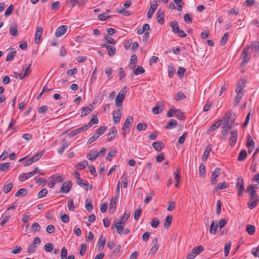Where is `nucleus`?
Segmentation results:
<instances>
[{
    "label": "nucleus",
    "instance_id": "nucleus-38",
    "mask_svg": "<svg viewBox=\"0 0 259 259\" xmlns=\"http://www.w3.org/2000/svg\"><path fill=\"white\" fill-rule=\"evenodd\" d=\"M163 106H155L152 109V112L155 114H158L161 113L163 110Z\"/></svg>",
    "mask_w": 259,
    "mask_h": 259
},
{
    "label": "nucleus",
    "instance_id": "nucleus-25",
    "mask_svg": "<svg viewBox=\"0 0 259 259\" xmlns=\"http://www.w3.org/2000/svg\"><path fill=\"white\" fill-rule=\"evenodd\" d=\"M32 176L33 174H31V171L27 173H22L19 176V180L21 182H23Z\"/></svg>",
    "mask_w": 259,
    "mask_h": 259
},
{
    "label": "nucleus",
    "instance_id": "nucleus-53",
    "mask_svg": "<svg viewBox=\"0 0 259 259\" xmlns=\"http://www.w3.org/2000/svg\"><path fill=\"white\" fill-rule=\"evenodd\" d=\"M254 142L251 139V137L250 135H248L247 137V146L250 148V147H252L254 148Z\"/></svg>",
    "mask_w": 259,
    "mask_h": 259
},
{
    "label": "nucleus",
    "instance_id": "nucleus-5",
    "mask_svg": "<svg viewBox=\"0 0 259 259\" xmlns=\"http://www.w3.org/2000/svg\"><path fill=\"white\" fill-rule=\"evenodd\" d=\"M99 120L97 115L94 113L93 114L92 118L87 124H85L84 126L79 127L76 130H88V128H91L93 125L97 124Z\"/></svg>",
    "mask_w": 259,
    "mask_h": 259
},
{
    "label": "nucleus",
    "instance_id": "nucleus-27",
    "mask_svg": "<svg viewBox=\"0 0 259 259\" xmlns=\"http://www.w3.org/2000/svg\"><path fill=\"white\" fill-rule=\"evenodd\" d=\"M211 150V145H208L205 149V150L204 152V154L202 156V159L203 161H205L208 158L209 154Z\"/></svg>",
    "mask_w": 259,
    "mask_h": 259
},
{
    "label": "nucleus",
    "instance_id": "nucleus-12",
    "mask_svg": "<svg viewBox=\"0 0 259 259\" xmlns=\"http://www.w3.org/2000/svg\"><path fill=\"white\" fill-rule=\"evenodd\" d=\"M67 28L68 27L66 25H62L59 27L56 30L55 36L57 37L61 36L66 33Z\"/></svg>",
    "mask_w": 259,
    "mask_h": 259
},
{
    "label": "nucleus",
    "instance_id": "nucleus-44",
    "mask_svg": "<svg viewBox=\"0 0 259 259\" xmlns=\"http://www.w3.org/2000/svg\"><path fill=\"white\" fill-rule=\"evenodd\" d=\"M250 49L252 51H257L259 50V41H254L250 45Z\"/></svg>",
    "mask_w": 259,
    "mask_h": 259
},
{
    "label": "nucleus",
    "instance_id": "nucleus-3",
    "mask_svg": "<svg viewBox=\"0 0 259 259\" xmlns=\"http://www.w3.org/2000/svg\"><path fill=\"white\" fill-rule=\"evenodd\" d=\"M258 188V186L256 184L250 185L247 190L246 192H250L249 200H255L257 199V195L256 193V190Z\"/></svg>",
    "mask_w": 259,
    "mask_h": 259
},
{
    "label": "nucleus",
    "instance_id": "nucleus-63",
    "mask_svg": "<svg viewBox=\"0 0 259 259\" xmlns=\"http://www.w3.org/2000/svg\"><path fill=\"white\" fill-rule=\"evenodd\" d=\"M44 249L47 252H51L53 249V244L52 243H47L44 245Z\"/></svg>",
    "mask_w": 259,
    "mask_h": 259
},
{
    "label": "nucleus",
    "instance_id": "nucleus-33",
    "mask_svg": "<svg viewBox=\"0 0 259 259\" xmlns=\"http://www.w3.org/2000/svg\"><path fill=\"white\" fill-rule=\"evenodd\" d=\"M177 122L175 119H170L166 124L165 127L167 129L174 128L176 127Z\"/></svg>",
    "mask_w": 259,
    "mask_h": 259
},
{
    "label": "nucleus",
    "instance_id": "nucleus-31",
    "mask_svg": "<svg viewBox=\"0 0 259 259\" xmlns=\"http://www.w3.org/2000/svg\"><path fill=\"white\" fill-rule=\"evenodd\" d=\"M172 217L170 215H168L166 217L163 224L165 228L167 229L169 227L172 222Z\"/></svg>",
    "mask_w": 259,
    "mask_h": 259
},
{
    "label": "nucleus",
    "instance_id": "nucleus-11",
    "mask_svg": "<svg viewBox=\"0 0 259 259\" xmlns=\"http://www.w3.org/2000/svg\"><path fill=\"white\" fill-rule=\"evenodd\" d=\"M76 183L79 185L80 187L84 188L86 190L88 189H92L93 187L92 185H90V184L81 179L76 180Z\"/></svg>",
    "mask_w": 259,
    "mask_h": 259
},
{
    "label": "nucleus",
    "instance_id": "nucleus-62",
    "mask_svg": "<svg viewBox=\"0 0 259 259\" xmlns=\"http://www.w3.org/2000/svg\"><path fill=\"white\" fill-rule=\"evenodd\" d=\"M130 216V212H125V213H124V215H123V217L121 218L120 220L119 221V222L121 223L122 224H124V223L129 218Z\"/></svg>",
    "mask_w": 259,
    "mask_h": 259
},
{
    "label": "nucleus",
    "instance_id": "nucleus-18",
    "mask_svg": "<svg viewBox=\"0 0 259 259\" xmlns=\"http://www.w3.org/2000/svg\"><path fill=\"white\" fill-rule=\"evenodd\" d=\"M133 121V117L131 116H128L123 125L122 130H126L127 128H129L132 125Z\"/></svg>",
    "mask_w": 259,
    "mask_h": 259
},
{
    "label": "nucleus",
    "instance_id": "nucleus-41",
    "mask_svg": "<svg viewBox=\"0 0 259 259\" xmlns=\"http://www.w3.org/2000/svg\"><path fill=\"white\" fill-rule=\"evenodd\" d=\"M246 230L249 235H252L255 232V228L253 225H246Z\"/></svg>",
    "mask_w": 259,
    "mask_h": 259
},
{
    "label": "nucleus",
    "instance_id": "nucleus-42",
    "mask_svg": "<svg viewBox=\"0 0 259 259\" xmlns=\"http://www.w3.org/2000/svg\"><path fill=\"white\" fill-rule=\"evenodd\" d=\"M186 96L182 92H178L175 96L176 101L184 100L186 99Z\"/></svg>",
    "mask_w": 259,
    "mask_h": 259
},
{
    "label": "nucleus",
    "instance_id": "nucleus-51",
    "mask_svg": "<svg viewBox=\"0 0 259 259\" xmlns=\"http://www.w3.org/2000/svg\"><path fill=\"white\" fill-rule=\"evenodd\" d=\"M85 208L88 211H92L93 209V206L92 203V201L89 199H87L85 201Z\"/></svg>",
    "mask_w": 259,
    "mask_h": 259
},
{
    "label": "nucleus",
    "instance_id": "nucleus-58",
    "mask_svg": "<svg viewBox=\"0 0 259 259\" xmlns=\"http://www.w3.org/2000/svg\"><path fill=\"white\" fill-rule=\"evenodd\" d=\"M199 172L200 177H203L205 173V166L203 163L200 164L199 167Z\"/></svg>",
    "mask_w": 259,
    "mask_h": 259
},
{
    "label": "nucleus",
    "instance_id": "nucleus-4",
    "mask_svg": "<svg viewBox=\"0 0 259 259\" xmlns=\"http://www.w3.org/2000/svg\"><path fill=\"white\" fill-rule=\"evenodd\" d=\"M204 250V247L202 246H198L195 247L192 249L191 251L187 254V259H193L200 252Z\"/></svg>",
    "mask_w": 259,
    "mask_h": 259
},
{
    "label": "nucleus",
    "instance_id": "nucleus-48",
    "mask_svg": "<svg viewBox=\"0 0 259 259\" xmlns=\"http://www.w3.org/2000/svg\"><path fill=\"white\" fill-rule=\"evenodd\" d=\"M67 207L69 211H74L75 207L72 199H69L68 201Z\"/></svg>",
    "mask_w": 259,
    "mask_h": 259
},
{
    "label": "nucleus",
    "instance_id": "nucleus-6",
    "mask_svg": "<svg viewBox=\"0 0 259 259\" xmlns=\"http://www.w3.org/2000/svg\"><path fill=\"white\" fill-rule=\"evenodd\" d=\"M221 169L219 167H215L214 170L212 171L210 182L211 185H215L217 182V178L219 177L220 174Z\"/></svg>",
    "mask_w": 259,
    "mask_h": 259
},
{
    "label": "nucleus",
    "instance_id": "nucleus-20",
    "mask_svg": "<svg viewBox=\"0 0 259 259\" xmlns=\"http://www.w3.org/2000/svg\"><path fill=\"white\" fill-rule=\"evenodd\" d=\"M157 16L156 19L157 22L160 24H163L164 23V11L161 9L158 10L157 11Z\"/></svg>",
    "mask_w": 259,
    "mask_h": 259
},
{
    "label": "nucleus",
    "instance_id": "nucleus-28",
    "mask_svg": "<svg viewBox=\"0 0 259 259\" xmlns=\"http://www.w3.org/2000/svg\"><path fill=\"white\" fill-rule=\"evenodd\" d=\"M62 146L58 150V152L60 154H62L64 150L68 148L69 145V143L68 142H66L65 140L62 142Z\"/></svg>",
    "mask_w": 259,
    "mask_h": 259
},
{
    "label": "nucleus",
    "instance_id": "nucleus-37",
    "mask_svg": "<svg viewBox=\"0 0 259 259\" xmlns=\"http://www.w3.org/2000/svg\"><path fill=\"white\" fill-rule=\"evenodd\" d=\"M229 186V185L227 184L226 182L220 183L218 184V186L215 187L214 190L215 191H218L220 190H223L227 188Z\"/></svg>",
    "mask_w": 259,
    "mask_h": 259
},
{
    "label": "nucleus",
    "instance_id": "nucleus-40",
    "mask_svg": "<svg viewBox=\"0 0 259 259\" xmlns=\"http://www.w3.org/2000/svg\"><path fill=\"white\" fill-rule=\"evenodd\" d=\"M11 51H12L7 56L6 61L10 62L14 59V54L16 53V51L15 49H12Z\"/></svg>",
    "mask_w": 259,
    "mask_h": 259
},
{
    "label": "nucleus",
    "instance_id": "nucleus-30",
    "mask_svg": "<svg viewBox=\"0 0 259 259\" xmlns=\"http://www.w3.org/2000/svg\"><path fill=\"white\" fill-rule=\"evenodd\" d=\"M99 249L100 250H101L103 249L104 247V245L106 243V239L102 235H101L99 239Z\"/></svg>",
    "mask_w": 259,
    "mask_h": 259
},
{
    "label": "nucleus",
    "instance_id": "nucleus-2",
    "mask_svg": "<svg viewBox=\"0 0 259 259\" xmlns=\"http://www.w3.org/2000/svg\"><path fill=\"white\" fill-rule=\"evenodd\" d=\"M126 87H124L120 92L115 98V105L116 107L121 106L123 100L125 97Z\"/></svg>",
    "mask_w": 259,
    "mask_h": 259
},
{
    "label": "nucleus",
    "instance_id": "nucleus-43",
    "mask_svg": "<svg viewBox=\"0 0 259 259\" xmlns=\"http://www.w3.org/2000/svg\"><path fill=\"white\" fill-rule=\"evenodd\" d=\"M178 119L183 120L185 118L183 112L179 109H175V116Z\"/></svg>",
    "mask_w": 259,
    "mask_h": 259
},
{
    "label": "nucleus",
    "instance_id": "nucleus-61",
    "mask_svg": "<svg viewBox=\"0 0 259 259\" xmlns=\"http://www.w3.org/2000/svg\"><path fill=\"white\" fill-rule=\"evenodd\" d=\"M258 200H250V202L248 203V207L252 209L257 205Z\"/></svg>",
    "mask_w": 259,
    "mask_h": 259
},
{
    "label": "nucleus",
    "instance_id": "nucleus-57",
    "mask_svg": "<svg viewBox=\"0 0 259 259\" xmlns=\"http://www.w3.org/2000/svg\"><path fill=\"white\" fill-rule=\"evenodd\" d=\"M60 219L63 223H67L69 221V217L67 214L61 213Z\"/></svg>",
    "mask_w": 259,
    "mask_h": 259
},
{
    "label": "nucleus",
    "instance_id": "nucleus-34",
    "mask_svg": "<svg viewBox=\"0 0 259 259\" xmlns=\"http://www.w3.org/2000/svg\"><path fill=\"white\" fill-rule=\"evenodd\" d=\"M170 26L171 27L172 31L176 33V32L180 29L179 24L177 21H172L170 23Z\"/></svg>",
    "mask_w": 259,
    "mask_h": 259
},
{
    "label": "nucleus",
    "instance_id": "nucleus-13",
    "mask_svg": "<svg viewBox=\"0 0 259 259\" xmlns=\"http://www.w3.org/2000/svg\"><path fill=\"white\" fill-rule=\"evenodd\" d=\"M235 93H236V97L234 100L233 104L234 106H236L238 105V104L240 102L242 97L244 95V92H239L237 91V90H235Z\"/></svg>",
    "mask_w": 259,
    "mask_h": 259
},
{
    "label": "nucleus",
    "instance_id": "nucleus-64",
    "mask_svg": "<svg viewBox=\"0 0 259 259\" xmlns=\"http://www.w3.org/2000/svg\"><path fill=\"white\" fill-rule=\"evenodd\" d=\"M159 224V220L157 218L153 219L151 222V226L154 228H157Z\"/></svg>",
    "mask_w": 259,
    "mask_h": 259
},
{
    "label": "nucleus",
    "instance_id": "nucleus-59",
    "mask_svg": "<svg viewBox=\"0 0 259 259\" xmlns=\"http://www.w3.org/2000/svg\"><path fill=\"white\" fill-rule=\"evenodd\" d=\"M142 209L140 207L136 209L134 213V219L135 220H138L140 218V215L142 213Z\"/></svg>",
    "mask_w": 259,
    "mask_h": 259
},
{
    "label": "nucleus",
    "instance_id": "nucleus-8",
    "mask_svg": "<svg viewBox=\"0 0 259 259\" xmlns=\"http://www.w3.org/2000/svg\"><path fill=\"white\" fill-rule=\"evenodd\" d=\"M72 187V184L70 181L65 182L63 183L60 188V193H68Z\"/></svg>",
    "mask_w": 259,
    "mask_h": 259
},
{
    "label": "nucleus",
    "instance_id": "nucleus-52",
    "mask_svg": "<svg viewBox=\"0 0 259 259\" xmlns=\"http://www.w3.org/2000/svg\"><path fill=\"white\" fill-rule=\"evenodd\" d=\"M228 36H229V34L228 32H226L224 34V35H223V36L222 37V38H221V40L220 41V45L221 46H224L226 44L228 38Z\"/></svg>",
    "mask_w": 259,
    "mask_h": 259
},
{
    "label": "nucleus",
    "instance_id": "nucleus-60",
    "mask_svg": "<svg viewBox=\"0 0 259 259\" xmlns=\"http://www.w3.org/2000/svg\"><path fill=\"white\" fill-rule=\"evenodd\" d=\"M40 226L37 223H33L31 226V230L33 232H38L40 230Z\"/></svg>",
    "mask_w": 259,
    "mask_h": 259
},
{
    "label": "nucleus",
    "instance_id": "nucleus-17",
    "mask_svg": "<svg viewBox=\"0 0 259 259\" xmlns=\"http://www.w3.org/2000/svg\"><path fill=\"white\" fill-rule=\"evenodd\" d=\"M10 33L13 36L17 37L18 35V27L16 23H13L10 28Z\"/></svg>",
    "mask_w": 259,
    "mask_h": 259
},
{
    "label": "nucleus",
    "instance_id": "nucleus-23",
    "mask_svg": "<svg viewBox=\"0 0 259 259\" xmlns=\"http://www.w3.org/2000/svg\"><path fill=\"white\" fill-rule=\"evenodd\" d=\"M42 32V28L41 27H38L37 28L36 32H35V42L36 44H38L39 41V39L41 36Z\"/></svg>",
    "mask_w": 259,
    "mask_h": 259
},
{
    "label": "nucleus",
    "instance_id": "nucleus-32",
    "mask_svg": "<svg viewBox=\"0 0 259 259\" xmlns=\"http://www.w3.org/2000/svg\"><path fill=\"white\" fill-rule=\"evenodd\" d=\"M92 105H90V106H88L87 107H82L81 108L82 110V113H81V116H85L87 115L92 110Z\"/></svg>",
    "mask_w": 259,
    "mask_h": 259
},
{
    "label": "nucleus",
    "instance_id": "nucleus-50",
    "mask_svg": "<svg viewBox=\"0 0 259 259\" xmlns=\"http://www.w3.org/2000/svg\"><path fill=\"white\" fill-rule=\"evenodd\" d=\"M27 193L26 189L24 188L20 189L16 193L15 196L19 197L20 196H24Z\"/></svg>",
    "mask_w": 259,
    "mask_h": 259
},
{
    "label": "nucleus",
    "instance_id": "nucleus-49",
    "mask_svg": "<svg viewBox=\"0 0 259 259\" xmlns=\"http://www.w3.org/2000/svg\"><path fill=\"white\" fill-rule=\"evenodd\" d=\"M13 184L12 183H10L7 185H5L3 188V191L5 193L7 194L9 193L13 188Z\"/></svg>",
    "mask_w": 259,
    "mask_h": 259
},
{
    "label": "nucleus",
    "instance_id": "nucleus-19",
    "mask_svg": "<svg viewBox=\"0 0 259 259\" xmlns=\"http://www.w3.org/2000/svg\"><path fill=\"white\" fill-rule=\"evenodd\" d=\"M231 136L229 139V144L231 146H232L235 145L237 139L238 134L237 131H233L231 133Z\"/></svg>",
    "mask_w": 259,
    "mask_h": 259
},
{
    "label": "nucleus",
    "instance_id": "nucleus-47",
    "mask_svg": "<svg viewBox=\"0 0 259 259\" xmlns=\"http://www.w3.org/2000/svg\"><path fill=\"white\" fill-rule=\"evenodd\" d=\"M79 3V0H66V4L68 6L72 8Z\"/></svg>",
    "mask_w": 259,
    "mask_h": 259
},
{
    "label": "nucleus",
    "instance_id": "nucleus-24",
    "mask_svg": "<svg viewBox=\"0 0 259 259\" xmlns=\"http://www.w3.org/2000/svg\"><path fill=\"white\" fill-rule=\"evenodd\" d=\"M117 196H115L112 197L111 198L110 204H109V209L112 210L113 211H114L116 208V200H117Z\"/></svg>",
    "mask_w": 259,
    "mask_h": 259
},
{
    "label": "nucleus",
    "instance_id": "nucleus-36",
    "mask_svg": "<svg viewBox=\"0 0 259 259\" xmlns=\"http://www.w3.org/2000/svg\"><path fill=\"white\" fill-rule=\"evenodd\" d=\"M152 146L156 150L160 151L163 148V144L160 141L155 142L152 144Z\"/></svg>",
    "mask_w": 259,
    "mask_h": 259
},
{
    "label": "nucleus",
    "instance_id": "nucleus-22",
    "mask_svg": "<svg viewBox=\"0 0 259 259\" xmlns=\"http://www.w3.org/2000/svg\"><path fill=\"white\" fill-rule=\"evenodd\" d=\"M246 81L244 78H241L239 81L237 86L235 90H237L238 92H244L243 89L245 87Z\"/></svg>",
    "mask_w": 259,
    "mask_h": 259
},
{
    "label": "nucleus",
    "instance_id": "nucleus-21",
    "mask_svg": "<svg viewBox=\"0 0 259 259\" xmlns=\"http://www.w3.org/2000/svg\"><path fill=\"white\" fill-rule=\"evenodd\" d=\"M102 47L106 48L109 56L112 57L115 54L116 49L115 47L107 45L106 44H103L102 45Z\"/></svg>",
    "mask_w": 259,
    "mask_h": 259
},
{
    "label": "nucleus",
    "instance_id": "nucleus-29",
    "mask_svg": "<svg viewBox=\"0 0 259 259\" xmlns=\"http://www.w3.org/2000/svg\"><path fill=\"white\" fill-rule=\"evenodd\" d=\"M99 155L98 151L91 152L87 155V158L90 160H95Z\"/></svg>",
    "mask_w": 259,
    "mask_h": 259
},
{
    "label": "nucleus",
    "instance_id": "nucleus-15",
    "mask_svg": "<svg viewBox=\"0 0 259 259\" xmlns=\"http://www.w3.org/2000/svg\"><path fill=\"white\" fill-rule=\"evenodd\" d=\"M113 120L114 123H117L120 121L121 117V112L120 109H118L117 111H114L112 113Z\"/></svg>",
    "mask_w": 259,
    "mask_h": 259
},
{
    "label": "nucleus",
    "instance_id": "nucleus-54",
    "mask_svg": "<svg viewBox=\"0 0 259 259\" xmlns=\"http://www.w3.org/2000/svg\"><path fill=\"white\" fill-rule=\"evenodd\" d=\"M231 245V243L230 242H228L227 243H226V244L225 245V248H224V252H225V256H227L228 255L229 251H230Z\"/></svg>",
    "mask_w": 259,
    "mask_h": 259
},
{
    "label": "nucleus",
    "instance_id": "nucleus-39",
    "mask_svg": "<svg viewBox=\"0 0 259 259\" xmlns=\"http://www.w3.org/2000/svg\"><path fill=\"white\" fill-rule=\"evenodd\" d=\"M247 156L246 151L245 150H242L239 154L238 160L242 161L245 160Z\"/></svg>",
    "mask_w": 259,
    "mask_h": 259
},
{
    "label": "nucleus",
    "instance_id": "nucleus-10",
    "mask_svg": "<svg viewBox=\"0 0 259 259\" xmlns=\"http://www.w3.org/2000/svg\"><path fill=\"white\" fill-rule=\"evenodd\" d=\"M249 48V47H247L243 50L242 52V57H243L242 64H246L250 60V55L248 54Z\"/></svg>",
    "mask_w": 259,
    "mask_h": 259
},
{
    "label": "nucleus",
    "instance_id": "nucleus-35",
    "mask_svg": "<svg viewBox=\"0 0 259 259\" xmlns=\"http://www.w3.org/2000/svg\"><path fill=\"white\" fill-rule=\"evenodd\" d=\"M218 227V224L217 223H215L214 221L212 222V223H211V224L210 225V229H209L210 233L212 234H215L217 231Z\"/></svg>",
    "mask_w": 259,
    "mask_h": 259
},
{
    "label": "nucleus",
    "instance_id": "nucleus-45",
    "mask_svg": "<svg viewBox=\"0 0 259 259\" xmlns=\"http://www.w3.org/2000/svg\"><path fill=\"white\" fill-rule=\"evenodd\" d=\"M88 162L87 160H84L76 165L75 167L78 170H81L87 166Z\"/></svg>",
    "mask_w": 259,
    "mask_h": 259
},
{
    "label": "nucleus",
    "instance_id": "nucleus-46",
    "mask_svg": "<svg viewBox=\"0 0 259 259\" xmlns=\"http://www.w3.org/2000/svg\"><path fill=\"white\" fill-rule=\"evenodd\" d=\"M80 131H73L71 132L68 133V131H66L65 132H64L62 135V136H65L67 135L69 137H72L78 134Z\"/></svg>",
    "mask_w": 259,
    "mask_h": 259
},
{
    "label": "nucleus",
    "instance_id": "nucleus-9",
    "mask_svg": "<svg viewBox=\"0 0 259 259\" xmlns=\"http://www.w3.org/2000/svg\"><path fill=\"white\" fill-rule=\"evenodd\" d=\"M113 225L111 226V229H113L114 227H115L117 231V233L121 235L123 231L124 230V224H122L121 223L118 222L114 221Z\"/></svg>",
    "mask_w": 259,
    "mask_h": 259
},
{
    "label": "nucleus",
    "instance_id": "nucleus-55",
    "mask_svg": "<svg viewBox=\"0 0 259 259\" xmlns=\"http://www.w3.org/2000/svg\"><path fill=\"white\" fill-rule=\"evenodd\" d=\"M117 134V131H110L107 135V140L108 141H111Z\"/></svg>",
    "mask_w": 259,
    "mask_h": 259
},
{
    "label": "nucleus",
    "instance_id": "nucleus-7",
    "mask_svg": "<svg viewBox=\"0 0 259 259\" xmlns=\"http://www.w3.org/2000/svg\"><path fill=\"white\" fill-rule=\"evenodd\" d=\"M236 187L238 190V195L239 197L242 196L243 195V193L244 189V182H243V179L240 178L237 179Z\"/></svg>",
    "mask_w": 259,
    "mask_h": 259
},
{
    "label": "nucleus",
    "instance_id": "nucleus-56",
    "mask_svg": "<svg viewBox=\"0 0 259 259\" xmlns=\"http://www.w3.org/2000/svg\"><path fill=\"white\" fill-rule=\"evenodd\" d=\"M10 166V163H3L0 164V170L5 171L7 170Z\"/></svg>",
    "mask_w": 259,
    "mask_h": 259
},
{
    "label": "nucleus",
    "instance_id": "nucleus-16",
    "mask_svg": "<svg viewBox=\"0 0 259 259\" xmlns=\"http://www.w3.org/2000/svg\"><path fill=\"white\" fill-rule=\"evenodd\" d=\"M105 131H98V132L94 135H93L88 140V144H91L95 141L100 135L104 133Z\"/></svg>",
    "mask_w": 259,
    "mask_h": 259
},
{
    "label": "nucleus",
    "instance_id": "nucleus-14",
    "mask_svg": "<svg viewBox=\"0 0 259 259\" xmlns=\"http://www.w3.org/2000/svg\"><path fill=\"white\" fill-rule=\"evenodd\" d=\"M158 7V5L157 4V1L155 2V4H152L151 3V5L150 8L148 11L147 13V18L150 19L152 18L154 12L157 9Z\"/></svg>",
    "mask_w": 259,
    "mask_h": 259
},
{
    "label": "nucleus",
    "instance_id": "nucleus-1",
    "mask_svg": "<svg viewBox=\"0 0 259 259\" xmlns=\"http://www.w3.org/2000/svg\"><path fill=\"white\" fill-rule=\"evenodd\" d=\"M237 117L236 114L231 110L228 111L223 118L220 120L221 128L223 130H231L236 128L239 124V122H235Z\"/></svg>",
    "mask_w": 259,
    "mask_h": 259
},
{
    "label": "nucleus",
    "instance_id": "nucleus-26",
    "mask_svg": "<svg viewBox=\"0 0 259 259\" xmlns=\"http://www.w3.org/2000/svg\"><path fill=\"white\" fill-rule=\"evenodd\" d=\"M147 128H148L149 129L151 128H155V127L153 126L151 124L148 125L145 123H139V124H138L137 126V130H145Z\"/></svg>",
    "mask_w": 259,
    "mask_h": 259
}]
</instances>
